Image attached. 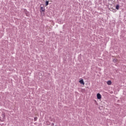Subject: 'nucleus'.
I'll use <instances>...</instances> for the list:
<instances>
[{
  "instance_id": "nucleus-1",
  "label": "nucleus",
  "mask_w": 126,
  "mask_h": 126,
  "mask_svg": "<svg viewBox=\"0 0 126 126\" xmlns=\"http://www.w3.org/2000/svg\"><path fill=\"white\" fill-rule=\"evenodd\" d=\"M1 117H2V119H0L2 122H3V121H4V120H5V114L4 113H2V115H1Z\"/></svg>"
},
{
  "instance_id": "nucleus-2",
  "label": "nucleus",
  "mask_w": 126,
  "mask_h": 126,
  "mask_svg": "<svg viewBox=\"0 0 126 126\" xmlns=\"http://www.w3.org/2000/svg\"><path fill=\"white\" fill-rule=\"evenodd\" d=\"M97 98L98 99H101V98H102V96L101 95V94H100L99 93L97 94Z\"/></svg>"
},
{
  "instance_id": "nucleus-3",
  "label": "nucleus",
  "mask_w": 126,
  "mask_h": 126,
  "mask_svg": "<svg viewBox=\"0 0 126 126\" xmlns=\"http://www.w3.org/2000/svg\"><path fill=\"white\" fill-rule=\"evenodd\" d=\"M40 10L41 11H42L43 12H44V11H45V6H41L40 7Z\"/></svg>"
},
{
  "instance_id": "nucleus-4",
  "label": "nucleus",
  "mask_w": 126,
  "mask_h": 126,
  "mask_svg": "<svg viewBox=\"0 0 126 126\" xmlns=\"http://www.w3.org/2000/svg\"><path fill=\"white\" fill-rule=\"evenodd\" d=\"M106 83L108 85H112V81L111 80L107 81Z\"/></svg>"
},
{
  "instance_id": "nucleus-5",
  "label": "nucleus",
  "mask_w": 126,
  "mask_h": 126,
  "mask_svg": "<svg viewBox=\"0 0 126 126\" xmlns=\"http://www.w3.org/2000/svg\"><path fill=\"white\" fill-rule=\"evenodd\" d=\"M80 83L81 84H83V85H84V81H83V79H81L79 81Z\"/></svg>"
},
{
  "instance_id": "nucleus-6",
  "label": "nucleus",
  "mask_w": 126,
  "mask_h": 126,
  "mask_svg": "<svg viewBox=\"0 0 126 126\" xmlns=\"http://www.w3.org/2000/svg\"><path fill=\"white\" fill-rule=\"evenodd\" d=\"M116 8L117 10L120 9V6L119 5H116Z\"/></svg>"
},
{
  "instance_id": "nucleus-7",
  "label": "nucleus",
  "mask_w": 126,
  "mask_h": 126,
  "mask_svg": "<svg viewBox=\"0 0 126 126\" xmlns=\"http://www.w3.org/2000/svg\"><path fill=\"white\" fill-rule=\"evenodd\" d=\"M113 62H114V63H117V62H118V59H114V60H113Z\"/></svg>"
},
{
  "instance_id": "nucleus-8",
  "label": "nucleus",
  "mask_w": 126,
  "mask_h": 126,
  "mask_svg": "<svg viewBox=\"0 0 126 126\" xmlns=\"http://www.w3.org/2000/svg\"><path fill=\"white\" fill-rule=\"evenodd\" d=\"M49 4V1H46V6H47V5H48Z\"/></svg>"
},
{
  "instance_id": "nucleus-9",
  "label": "nucleus",
  "mask_w": 126,
  "mask_h": 126,
  "mask_svg": "<svg viewBox=\"0 0 126 126\" xmlns=\"http://www.w3.org/2000/svg\"><path fill=\"white\" fill-rule=\"evenodd\" d=\"M37 118L36 117L34 118V122H36V121H37Z\"/></svg>"
}]
</instances>
